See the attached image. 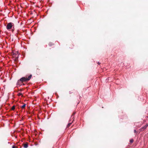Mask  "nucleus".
Wrapping results in <instances>:
<instances>
[{
	"mask_svg": "<svg viewBox=\"0 0 148 148\" xmlns=\"http://www.w3.org/2000/svg\"><path fill=\"white\" fill-rule=\"evenodd\" d=\"M12 148H15V147L14 146H13L12 147Z\"/></svg>",
	"mask_w": 148,
	"mask_h": 148,
	"instance_id": "11",
	"label": "nucleus"
},
{
	"mask_svg": "<svg viewBox=\"0 0 148 148\" xmlns=\"http://www.w3.org/2000/svg\"><path fill=\"white\" fill-rule=\"evenodd\" d=\"M71 124H72L71 123H69L67 125V127H68L69 126H70V125Z\"/></svg>",
	"mask_w": 148,
	"mask_h": 148,
	"instance_id": "6",
	"label": "nucleus"
},
{
	"mask_svg": "<svg viewBox=\"0 0 148 148\" xmlns=\"http://www.w3.org/2000/svg\"><path fill=\"white\" fill-rule=\"evenodd\" d=\"M15 108V106H13L12 107V110H14Z\"/></svg>",
	"mask_w": 148,
	"mask_h": 148,
	"instance_id": "7",
	"label": "nucleus"
},
{
	"mask_svg": "<svg viewBox=\"0 0 148 148\" xmlns=\"http://www.w3.org/2000/svg\"><path fill=\"white\" fill-rule=\"evenodd\" d=\"M25 106H26V104H24L22 106H21V107L22 108H25Z\"/></svg>",
	"mask_w": 148,
	"mask_h": 148,
	"instance_id": "5",
	"label": "nucleus"
},
{
	"mask_svg": "<svg viewBox=\"0 0 148 148\" xmlns=\"http://www.w3.org/2000/svg\"><path fill=\"white\" fill-rule=\"evenodd\" d=\"M28 147V144L27 143L25 144L24 145V147L25 148H27Z\"/></svg>",
	"mask_w": 148,
	"mask_h": 148,
	"instance_id": "4",
	"label": "nucleus"
},
{
	"mask_svg": "<svg viewBox=\"0 0 148 148\" xmlns=\"http://www.w3.org/2000/svg\"><path fill=\"white\" fill-rule=\"evenodd\" d=\"M134 133H136V130H134Z\"/></svg>",
	"mask_w": 148,
	"mask_h": 148,
	"instance_id": "12",
	"label": "nucleus"
},
{
	"mask_svg": "<svg viewBox=\"0 0 148 148\" xmlns=\"http://www.w3.org/2000/svg\"><path fill=\"white\" fill-rule=\"evenodd\" d=\"M32 77L31 75H29L27 78L25 77H23L21 78L20 80L21 82H26L29 80Z\"/></svg>",
	"mask_w": 148,
	"mask_h": 148,
	"instance_id": "1",
	"label": "nucleus"
},
{
	"mask_svg": "<svg viewBox=\"0 0 148 148\" xmlns=\"http://www.w3.org/2000/svg\"><path fill=\"white\" fill-rule=\"evenodd\" d=\"M13 24L12 23H8L6 26V28L7 29H11L13 26Z\"/></svg>",
	"mask_w": 148,
	"mask_h": 148,
	"instance_id": "2",
	"label": "nucleus"
},
{
	"mask_svg": "<svg viewBox=\"0 0 148 148\" xmlns=\"http://www.w3.org/2000/svg\"><path fill=\"white\" fill-rule=\"evenodd\" d=\"M75 114V113H74L73 114V115H74Z\"/></svg>",
	"mask_w": 148,
	"mask_h": 148,
	"instance_id": "13",
	"label": "nucleus"
},
{
	"mask_svg": "<svg viewBox=\"0 0 148 148\" xmlns=\"http://www.w3.org/2000/svg\"><path fill=\"white\" fill-rule=\"evenodd\" d=\"M148 126V124H147V125H145V126H144V127H143L141 128V131H142V130H144L145 129L147 128V127Z\"/></svg>",
	"mask_w": 148,
	"mask_h": 148,
	"instance_id": "3",
	"label": "nucleus"
},
{
	"mask_svg": "<svg viewBox=\"0 0 148 148\" xmlns=\"http://www.w3.org/2000/svg\"><path fill=\"white\" fill-rule=\"evenodd\" d=\"M133 142V140L132 139H131L130 140V142L131 143H132Z\"/></svg>",
	"mask_w": 148,
	"mask_h": 148,
	"instance_id": "9",
	"label": "nucleus"
},
{
	"mask_svg": "<svg viewBox=\"0 0 148 148\" xmlns=\"http://www.w3.org/2000/svg\"><path fill=\"white\" fill-rule=\"evenodd\" d=\"M49 46H51L53 45V44L51 43H49Z\"/></svg>",
	"mask_w": 148,
	"mask_h": 148,
	"instance_id": "10",
	"label": "nucleus"
},
{
	"mask_svg": "<svg viewBox=\"0 0 148 148\" xmlns=\"http://www.w3.org/2000/svg\"><path fill=\"white\" fill-rule=\"evenodd\" d=\"M22 95V93H18V96H20V95Z\"/></svg>",
	"mask_w": 148,
	"mask_h": 148,
	"instance_id": "8",
	"label": "nucleus"
}]
</instances>
